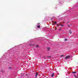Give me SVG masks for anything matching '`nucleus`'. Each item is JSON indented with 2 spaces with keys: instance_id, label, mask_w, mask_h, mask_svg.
<instances>
[{
  "instance_id": "f257e3e1",
  "label": "nucleus",
  "mask_w": 78,
  "mask_h": 78,
  "mask_svg": "<svg viewBox=\"0 0 78 78\" xmlns=\"http://www.w3.org/2000/svg\"><path fill=\"white\" fill-rule=\"evenodd\" d=\"M70 56H66L65 58V59H68V58H70Z\"/></svg>"
},
{
  "instance_id": "f03ea898",
  "label": "nucleus",
  "mask_w": 78,
  "mask_h": 78,
  "mask_svg": "<svg viewBox=\"0 0 78 78\" xmlns=\"http://www.w3.org/2000/svg\"><path fill=\"white\" fill-rule=\"evenodd\" d=\"M55 75V74L54 73H52L51 75V77H53V76Z\"/></svg>"
},
{
  "instance_id": "7ed1b4c3",
  "label": "nucleus",
  "mask_w": 78,
  "mask_h": 78,
  "mask_svg": "<svg viewBox=\"0 0 78 78\" xmlns=\"http://www.w3.org/2000/svg\"><path fill=\"white\" fill-rule=\"evenodd\" d=\"M36 73V75H35L36 77V76H37L38 75V73Z\"/></svg>"
},
{
  "instance_id": "20e7f679",
  "label": "nucleus",
  "mask_w": 78,
  "mask_h": 78,
  "mask_svg": "<svg viewBox=\"0 0 78 78\" xmlns=\"http://www.w3.org/2000/svg\"><path fill=\"white\" fill-rule=\"evenodd\" d=\"M36 73V75H35L36 77V76H37L38 75V73Z\"/></svg>"
},
{
  "instance_id": "39448f33",
  "label": "nucleus",
  "mask_w": 78,
  "mask_h": 78,
  "mask_svg": "<svg viewBox=\"0 0 78 78\" xmlns=\"http://www.w3.org/2000/svg\"><path fill=\"white\" fill-rule=\"evenodd\" d=\"M74 76L76 78H78V77H77V76H76V75H74Z\"/></svg>"
},
{
  "instance_id": "423d86ee",
  "label": "nucleus",
  "mask_w": 78,
  "mask_h": 78,
  "mask_svg": "<svg viewBox=\"0 0 78 78\" xmlns=\"http://www.w3.org/2000/svg\"><path fill=\"white\" fill-rule=\"evenodd\" d=\"M36 48H38V47H39V45H37L36 46Z\"/></svg>"
},
{
  "instance_id": "0eeeda50",
  "label": "nucleus",
  "mask_w": 78,
  "mask_h": 78,
  "mask_svg": "<svg viewBox=\"0 0 78 78\" xmlns=\"http://www.w3.org/2000/svg\"><path fill=\"white\" fill-rule=\"evenodd\" d=\"M72 73H76V72H72Z\"/></svg>"
},
{
  "instance_id": "6e6552de",
  "label": "nucleus",
  "mask_w": 78,
  "mask_h": 78,
  "mask_svg": "<svg viewBox=\"0 0 78 78\" xmlns=\"http://www.w3.org/2000/svg\"><path fill=\"white\" fill-rule=\"evenodd\" d=\"M69 33H70V34H72V32H71V30L69 31Z\"/></svg>"
},
{
  "instance_id": "1a4fd4ad",
  "label": "nucleus",
  "mask_w": 78,
  "mask_h": 78,
  "mask_svg": "<svg viewBox=\"0 0 78 78\" xmlns=\"http://www.w3.org/2000/svg\"><path fill=\"white\" fill-rule=\"evenodd\" d=\"M40 28V26L39 25L37 26V28Z\"/></svg>"
},
{
  "instance_id": "9d476101",
  "label": "nucleus",
  "mask_w": 78,
  "mask_h": 78,
  "mask_svg": "<svg viewBox=\"0 0 78 78\" xmlns=\"http://www.w3.org/2000/svg\"><path fill=\"white\" fill-rule=\"evenodd\" d=\"M67 41V39H65V41Z\"/></svg>"
},
{
  "instance_id": "9b49d317",
  "label": "nucleus",
  "mask_w": 78,
  "mask_h": 78,
  "mask_svg": "<svg viewBox=\"0 0 78 78\" xmlns=\"http://www.w3.org/2000/svg\"><path fill=\"white\" fill-rule=\"evenodd\" d=\"M48 50H50V48H48Z\"/></svg>"
},
{
  "instance_id": "f8f14e48",
  "label": "nucleus",
  "mask_w": 78,
  "mask_h": 78,
  "mask_svg": "<svg viewBox=\"0 0 78 78\" xmlns=\"http://www.w3.org/2000/svg\"><path fill=\"white\" fill-rule=\"evenodd\" d=\"M56 22H57L56 21H55L54 23H55V24L56 23Z\"/></svg>"
},
{
  "instance_id": "ddd939ff",
  "label": "nucleus",
  "mask_w": 78,
  "mask_h": 78,
  "mask_svg": "<svg viewBox=\"0 0 78 78\" xmlns=\"http://www.w3.org/2000/svg\"><path fill=\"white\" fill-rule=\"evenodd\" d=\"M60 25H61V27H63V25H62L61 24H60Z\"/></svg>"
},
{
  "instance_id": "4468645a",
  "label": "nucleus",
  "mask_w": 78,
  "mask_h": 78,
  "mask_svg": "<svg viewBox=\"0 0 78 78\" xmlns=\"http://www.w3.org/2000/svg\"><path fill=\"white\" fill-rule=\"evenodd\" d=\"M64 56L63 55H61V57H62V56Z\"/></svg>"
},
{
  "instance_id": "2eb2a0df",
  "label": "nucleus",
  "mask_w": 78,
  "mask_h": 78,
  "mask_svg": "<svg viewBox=\"0 0 78 78\" xmlns=\"http://www.w3.org/2000/svg\"><path fill=\"white\" fill-rule=\"evenodd\" d=\"M34 44H32V46H34Z\"/></svg>"
},
{
  "instance_id": "dca6fc26",
  "label": "nucleus",
  "mask_w": 78,
  "mask_h": 78,
  "mask_svg": "<svg viewBox=\"0 0 78 78\" xmlns=\"http://www.w3.org/2000/svg\"><path fill=\"white\" fill-rule=\"evenodd\" d=\"M29 45H30V46H31V45H32V44H30Z\"/></svg>"
},
{
  "instance_id": "f3484780",
  "label": "nucleus",
  "mask_w": 78,
  "mask_h": 78,
  "mask_svg": "<svg viewBox=\"0 0 78 78\" xmlns=\"http://www.w3.org/2000/svg\"><path fill=\"white\" fill-rule=\"evenodd\" d=\"M9 68V69H11V68H12V67H10Z\"/></svg>"
},
{
  "instance_id": "a211bd4d",
  "label": "nucleus",
  "mask_w": 78,
  "mask_h": 78,
  "mask_svg": "<svg viewBox=\"0 0 78 78\" xmlns=\"http://www.w3.org/2000/svg\"><path fill=\"white\" fill-rule=\"evenodd\" d=\"M48 58H50V56H48Z\"/></svg>"
},
{
  "instance_id": "6ab92c4d",
  "label": "nucleus",
  "mask_w": 78,
  "mask_h": 78,
  "mask_svg": "<svg viewBox=\"0 0 78 78\" xmlns=\"http://www.w3.org/2000/svg\"><path fill=\"white\" fill-rule=\"evenodd\" d=\"M59 30H61V29H59Z\"/></svg>"
},
{
  "instance_id": "aec40b11",
  "label": "nucleus",
  "mask_w": 78,
  "mask_h": 78,
  "mask_svg": "<svg viewBox=\"0 0 78 78\" xmlns=\"http://www.w3.org/2000/svg\"><path fill=\"white\" fill-rule=\"evenodd\" d=\"M68 26L69 27V25H68Z\"/></svg>"
}]
</instances>
